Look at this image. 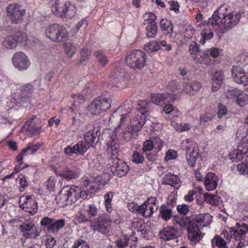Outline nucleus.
Segmentation results:
<instances>
[{"label": "nucleus", "instance_id": "62", "mask_svg": "<svg viewBox=\"0 0 248 248\" xmlns=\"http://www.w3.org/2000/svg\"><path fill=\"white\" fill-rule=\"evenodd\" d=\"M177 156V152L172 150H169L166 154L165 160L168 161L175 159Z\"/></svg>", "mask_w": 248, "mask_h": 248}, {"label": "nucleus", "instance_id": "18", "mask_svg": "<svg viewBox=\"0 0 248 248\" xmlns=\"http://www.w3.org/2000/svg\"><path fill=\"white\" fill-rule=\"evenodd\" d=\"M129 170L128 165L122 160L115 161L111 166V171L114 175L122 177L124 176Z\"/></svg>", "mask_w": 248, "mask_h": 248}, {"label": "nucleus", "instance_id": "56", "mask_svg": "<svg viewBox=\"0 0 248 248\" xmlns=\"http://www.w3.org/2000/svg\"><path fill=\"white\" fill-rule=\"evenodd\" d=\"M72 248H89V247L85 241L78 239L74 242Z\"/></svg>", "mask_w": 248, "mask_h": 248}, {"label": "nucleus", "instance_id": "12", "mask_svg": "<svg viewBox=\"0 0 248 248\" xmlns=\"http://www.w3.org/2000/svg\"><path fill=\"white\" fill-rule=\"evenodd\" d=\"M13 63L16 68L22 70L27 69L30 64L27 56L22 52H18L14 54Z\"/></svg>", "mask_w": 248, "mask_h": 248}, {"label": "nucleus", "instance_id": "63", "mask_svg": "<svg viewBox=\"0 0 248 248\" xmlns=\"http://www.w3.org/2000/svg\"><path fill=\"white\" fill-rule=\"evenodd\" d=\"M55 179L53 177H50L47 180L46 183V186L49 191H52L54 190L55 186Z\"/></svg>", "mask_w": 248, "mask_h": 248}, {"label": "nucleus", "instance_id": "49", "mask_svg": "<svg viewBox=\"0 0 248 248\" xmlns=\"http://www.w3.org/2000/svg\"><path fill=\"white\" fill-rule=\"evenodd\" d=\"M13 36L16 38L17 43H23L25 42L27 39L26 34L24 32L20 31L14 34Z\"/></svg>", "mask_w": 248, "mask_h": 248}, {"label": "nucleus", "instance_id": "17", "mask_svg": "<svg viewBox=\"0 0 248 248\" xmlns=\"http://www.w3.org/2000/svg\"><path fill=\"white\" fill-rule=\"evenodd\" d=\"M188 232V237L192 244H195L199 242L202 237V233L200 232V228L197 224L190 222L187 226Z\"/></svg>", "mask_w": 248, "mask_h": 248}, {"label": "nucleus", "instance_id": "59", "mask_svg": "<svg viewBox=\"0 0 248 248\" xmlns=\"http://www.w3.org/2000/svg\"><path fill=\"white\" fill-rule=\"evenodd\" d=\"M132 226L133 228L137 229L138 231L142 232L143 231L142 227L144 226V224L142 221L136 219L132 222Z\"/></svg>", "mask_w": 248, "mask_h": 248}, {"label": "nucleus", "instance_id": "47", "mask_svg": "<svg viewBox=\"0 0 248 248\" xmlns=\"http://www.w3.org/2000/svg\"><path fill=\"white\" fill-rule=\"evenodd\" d=\"M214 116V115L209 113L201 115L200 118V124L203 125H205L206 123L213 119Z\"/></svg>", "mask_w": 248, "mask_h": 248}, {"label": "nucleus", "instance_id": "51", "mask_svg": "<svg viewBox=\"0 0 248 248\" xmlns=\"http://www.w3.org/2000/svg\"><path fill=\"white\" fill-rule=\"evenodd\" d=\"M183 91L187 94H192L191 81L186 80L183 83Z\"/></svg>", "mask_w": 248, "mask_h": 248}, {"label": "nucleus", "instance_id": "50", "mask_svg": "<svg viewBox=\"0 0 248 248\" xmlns=\"http://www.w3.org/2000/svg\"><path fill=\"white\" fill-rule=\"evenodd\" d=\"M144 160V156L140 153L135 151L132 155V161L136 163H142Z\"/></svg>", "mask_w": 248, "mask_h": 248}, {"label": "nucleus", "instance_id": "53", "mask_svg": "<svg viewBox=\"0 0 248 248\" xmlns=\"http://www.w3.org/2000/svg\"><path fill=\"white\" fill-rule=\"evenodd\" d=\"M143 18L146 22V24L150 23L155 22L156 16L154 14L150 12L146 13L143 15Z\"/></svg>", "mask_w": 248, "mask_h": 248}, {"label": "nucleus", "instance_id": "1", "mask_svg": "<svg viewBox=\"0 0 248 248\" xmlns=\"http://www.w3.org/2000/svg\"><path fill=\"white\" fill-rule=\"evenodd\" d=\"M240 15L236 12H230L226 6L221 5L214 12L210 19L213 25L217 26L224 33L233 28L239 22Z\"/></svg>", "mask_w": 248, "mask_h": 248}, {"label": "nucleus", "instance_id": "36", "mask_svg": "<svg viewBox=\"0 0 248 248\" xmlns=\"http://www.w3.org/2000/svg\"><path fill=\"white\" fill-rule=\"evenodd\" d=\"M171 125L178 132H182L189 130L191 126L188 124H178L174 121L171 123Z\"/></svg>", "mask_w": 248, "mask_h": 248}, {"label": "nucleus", "instance_id": "35", "mask_svg": "<svg viewBox=\"0 0 248 248\" xmlns=\"http://www.w3.org/2000/svg\"><path fill=\"white\" fill-rule=\"evenodd\" d=\"M65 225V220L63 219L55 220L54 219L52 225L49 227V231L53 232H58Z\"/></svg>", "mask_w": 248, "mask_h": 248}, {"label": "nucleus", "instance_id": "22", "mask_svg": "<svg viewBox=\"0 0 248 248\" xmlns=\"http://www.w3.org/2000/svg\"><path fill=\"white\" fill-rule=\"evenodd\" d=\"M177 235V231L172 226L167 227L160 232V239L165 241L175 239Z\"/></svg>", "mask_w": 248, "mask_h": 248}, {"label": "nucleus", "instance_id": "14", "mask_svg": "<svg viewBox=\"0 0 248 248\" xmlns=\"http://www.w3.org/2000/svg\"><path fill=\"white\" fill-rule=\"evenodd\" d=\"M132 106L131 101H127L123 106L119 107L111 116L110 120L113 119L117 116H120V121L122 123L128 117V114L131 112V108Z\"/></svg>", "mask_w": 248, "mask_h": 248}, {"label": "nucleus", "instance_id": "23", "mask_svg": "<svg viewBox=\"0 0 248 248\" xmlns=\"http://www.w3.org/2000/svg\"><path fill=\"white\" fill-rule=\"evenodd\" d=\"M212 221V217L209 214H204L196 216L192 223L197 224L199 228H202L207 226Z\"/></svg>", "mask_w": 248, "mask_h": 248}, {"label": "nucleus", "instance_id": "6", "mask_svg": "<svg viewBox=\"0 0 248 248\" xmlns=\"http://www.w3.org/2000/svg\"><path fill=\"white\" fill-rule=\"evenodd\" d=\"M111 99L106 97H100L93 100L88 107V112L91 114L99 115L105 112L111 106Z\"/></svg>", "mask_w": 248, "mask_h": 248}, {"label": "nucleus", "instance_id": "58", "mask_svg": "<svg viewBox=\"0 0 248 248\" xmlns=\"http://www.w3.org/2000/svg\"><path fill=\"white\" fill-rule=\"evenodd\" d=\"M124 75V70L116 69L114 70L111 73L110 77L111 78H113L114 79H121L123 78Z\"/></svg>", "mask_w": 248, "mask_h": 248}, {"label": "nucleus", "instance_id": "30", "mask_svg": "<svg viewBox=\"0 0 248 248\" xmlns=\"http://www.w3.org/2000/svg\"><path fill=\"white\" fill-rule=\"evenodd\" d=\"M160 27L163 33L166 35H169L170 37L173 31V27L170 21L162 19L160 21Z\"/></svg>", "mask_w": 248, "mask_h": 248}, {"label": "nucleus", "instance_id": "21", "mask_svg": "<svg viewBox=\"0 0 248 248\" xmlns=\"http://www.w3.org/2000/svg\"><path fill=\"white\" fill-rule=\"evenodd\" d=\"M138 130L133 125L124 126L121 133V137L126 141H130L138 136Z\"/></svg>", "mask_w": 248, "mask_h": 248}, {"label": "nucleus", "instance_id": "46", "mask_svg": "<svg viewBox=\"0 0 248 248\" xmlns=\"http://www.w3.org/2000/svg\"><path fill=\"white\" fill-rule=\"evenodd\" d=\"M113 197V193L109 192L104 197L105 200V204L107 210L108 212L110 213L112 210L111 202Z\"/></svg>", "mask_w": 248, "mask_h": 248}, {"label": "nucleus", "instance_id": "9", "mask_svg": "<svg viewBox=\"0 0 248 248\" xmlns=\"http://www.w3.org/2000/svg\"><path fill=\"white\" fill-rule=\"evenodd\" d=\"M111 219L106 215H102L95 222H91V226L95 231L103 233H107L111 226Z\"/></svg>", "mask_w": 248, "mask_h": 248}, {"label": "nucleus", "instance_id": "28", "mask_svg": "<svg viewBox=\"0 0 248 248\" xmlns=\"http://www.w3.org/2000/svg\"><path fill=\"white\" fill-rule=\"evenodd\" d=\"M224 75L222 71L216 72L212 77V90L217 91L222 85L224 80Z\"/></svg>", "mask_w": 248, "mask_h": 248}, {"label": "nucleus", "instance_id": "48", "mask_svg": "<svg viewBox=\"0 0 248 248\" xmlns=\"http://www.w3.org/2000/svg\"><path fill=\"white\" fill-rule=\"evenodd\" d=\"M207 55L204 52L201 50L198 52L197 55L194 54L193 56V59L198 63H203L205 62V59L207 58Z\"/></svg>", "mask_w": 248, "mask_h": 248}, {"label": "nucleus", "instance_id": "26", "mask_svg": "<svg viewBox=\"0 0 248 248\" xmlns=\"http://www.w3.org/2000/svg\"><path fill=\"white\" fill-rule=\"evenodd\" d=\"M162 183L169 185L174 188L178 189L181 186L180 179L175 175L169 173L165 176L163 179Z\"/></svg>", "mask_w": 248, "mask_h": 248}, {"label": "nucleus", "instance_id": "33", "mask_svg": "<svg viewBox=\"0 0 248 248\" xmlns=\"http://www.w3.org/2000/svg\"><path fill=\"white\" fill-rule=\"evenodd\" d=\"M135 243L133 240L129 238H124V240H118L116 242V244L118 248H135Z\"/></svg>", "mask_w": 248, "mask_h": 248}, {"label": "nucleus", "instance_id": "27", "mask_svg": "<svg viewBox=\"0 0 248 248\" xmlns=\"http://www.w3.org/2000/svg\"><path fill=\"white\" fill-rule=\"evenodd\" d=\"M40 126H36L35 123L33 120L28 121L23 125L21 131L23 132H27L31 135H34L40 132Z\"/></svg>", "mask_w": 248, "mask_h": 248}, {"label": "nucleus", "instance_id": "64", "mask_svg": "<svg viewBox=\"0 0 248 248\" xmlns=\"http://www.w3.org/2000/svg\"><path fill=\"white\" fill-rule=\"evenodd\" d=\"M87 212L90 216L94 217L97 215V209L94 204H90Z\"/></svg>", "mask_w": 248, "mask_h": 248}, {"label": "nucleus", "instance_id": "19", "mask_svg": "<svg viewBox=\"0 0 248 248\" xmlns=\"http://www.w3.org/2000/svg\"><path fill=\"white\" fill-rule=\"evenodd\" d=\"M175 99V98L168 93L155 94L152 97V102L161 106L166 103L173 102Z\"/></svg>", "mask_w": 248, "mask_h": 248}, {"label": "nucleus", "instance_id": "34", "mask_svg": "<svg viewBox=\"0 0 248 248\" xmlns=\"http://www.w3.org/2000/svg\"><path fill=\"white\" fill-rule=\"evenodd\" d=\"M211 242L212 248H228L226 246L228 242L219 235H216Z\"/></svg>", "mask_w": 248, "mask_h": 248}, {"label": "nucleus", "instance_id": "7", "mask_svg": "<svg viewBox=\"0 0 248 248\" xmlns=\"http://www.w3.org/2000/svg\"><path fill=\"white\" fill-rule=\"evenodd\" d=\"M151 103L146 101H142L139 104L140 107L137 116L134 118V126L139 131L144 124L147 115H146L150 110Z\"/></svg>", "mask_w": 248, "mask_h": 248}, {"label": "nucleus", "instance_id": "39", "mask_svg": "<svg viewBox=\"0 0 248 248\" xmlns=\"http://www.w3.org/2000/svg\"><path fill=\"white\" fill-rule=\"evenodd\" d=\"M93 56H95L97 61L102 66L106 65L108 62L107 56L101 51H95L93 53Z\"/></svg>", "mask_w": 248, "mask_h": 248}, {"label": "nucleus", "instance_id": "5", "mask_svg": "<svg viewBox=\"0 0 248 248\" xmlns=\"http://www.w3.org/2000/svg\"><path fill=\"white\" fill-rule=\"evenodd\" d=\"M125 61L131 69L140 70L145 65L146 54L140 50H136L127 55Z\"/></svg>", "mask_w": 248, "mask_h": 248}, {"label": "nucleus", "instance_id": "42", "mask_svg": "<svg viewBox=\"0 0 248 248\" xmlns=\"http://www.w3.org/2000/svg\"><path fill=\"white\" fill-rule=\"evenodd\" d=\"M160 213L163 219L167 220L169 219L172 215L171 209L166 206H162L160 208Z\"/></svg>", "mask_w": 248, "mask_h": 248}, {"label": "nucleus", "instance_id": "15", "mask_svg": "<svg viewBox=\"0 0 248 248\" xmlns=\"http://www.w3.org/2000/svg\"><path fill=\"white\" fill-rule=\"evenodd\" d=\"M20 206L25 211L30 213L31 215L35 214L37 211V204L35 200H33L31 196H27L26 197L20 198Z\"/></svg>", "mask_w": 248, "mask_h": 248}, {"label": "nucleus", "instance_id": "54", "mask_svg": "<svg viewBox=\"0 0 248 248\" xmlns=\"http://www.w3.org/2000/svg\"><path fill=\"white\" fill-rule=\"evenodd\" d=\"M194 33V28L191 26H187L185 27V31H184V35L185 38L188 39L191 38Z\"/></svg>", "mask_w": 248, "mask_h": 248}, {"label": "nucleus", "instance_id": "57", "mask_svg": "<svg viewBox=\"0 0 248 248\" xmlns=\"http://www.w3.org/2000/svg\"><path fill=\"white\" fill-rule=\"evenodd\" d=\"M189 51L191 54V57L193 58V56L195 54L197 55L198 52L200 51L199 49L197 44L195 42H193L189 45Z\"/></svg>", "mask_w": 248, "mask_h": 248}, {"label": "nucleus", "instance_id": "37", "mask_svg": "<svg viewBox=\"0 0 248 248\" xmlns=\"http://www.w3.org/2000/svg\"><path fill=\"white\" fill-rule=\"evenodd\" d=\"M146 27V35L148 37H154L157 31V26L156 22L150 23Z\"/></svg>", "mask_w": 248, "mask_h": 248}, {"label": "nucleus", "instance_id": "61", "mask_svg": "<svg viewBox=\"0 0 248 248\" xmlns=\"http://www.w3.org/2000/svg\"><path fill=\"white\" fill-rule=\"evenodd\" d=\"M53 220L54 219L52 218L45 217L41 219L40 223L43 226H47L49 231V227L52 225Z\"/></svg>", "mask_w": 248, "mask_h": 248}, {"label": "nucleus", "instance_id": "8", "mask_svg": "<svg viewBox=\"0 0 248 248\" xmlns=\"http://www.w3.org/2000/svg\"><path fill=\"white\" fill-rule=\"evenodd\" d=\"M9 18L12 23H21L25 15V10L17 4H11L7 7Z\"/></svg>", "mask_w": 248, "mask_h": 248}, {"label": "nucleus", "instance_id": "13", "mask_svg": "<svg viewBox=\"0 0 248 248\" xmlns=\"http://www.w3.org/2000/svg\"><path fill=\"white\" fill-rule=\"evenodd\" d=\"M19 227L23 234L26 238H35L39 235V232L34 223L26 222L19 224Z\"/></svg>", "mask_w": 248, "mask_h": 248}, {"label": "nucleus", "instance_id": "43", "mask_svg": "<svg viewBox=\"0 0 248 248\" xmlns=\"http://www.w3.org/2000/svg\"><path fill=\"white\" fill-rule=\"evenodd\" d=\"M248 102V96L241 92L238 94L236 102L241 107L245 106Z\"/></svg>", "mask_w": 248, "mask_h": 248}, {"label": "nucleus", "instance_id": "25", "mask_svg": "<svg viewBox=\"0 0 248 248\" xmlns=\"http://www.w3.org/2000/svg\"><path fill=\"white\" fill-rule=\"evenodd\" d=\"M218 178L217 176L213 173H208L207 174L204 184L207 190L210 191L214 190L217 186Z\"/></svg>", "mask_w": 248, "mask_h": 248}, {"label": "nucleus", "instance_id": "44", "mask_svg": "<svg viewBox=\"0 0 248 248\" xmlns=\"http://www.w3.org/2000/svg\"><path fill=\"white\" fill-rule=\"evenodd\" d=\"M237 170L241 174H248V160L239 164L237 167Z\"/></svg>", "mask_w": 248, "mask_h": 248}, {"label": "nucleus", "instance_id": "40", "mask_svg": "<svg viewBox=\"0 0 248 248\" xmlns=\"http://www.w3.org/2000/svg\"><path fill=\"white\" fill-rule=\"evenodd\" d=\"M202 38L200 40V43L202 44H205L206 40H210L213 38L214 33L209 29H205L201 32Z\"/></svg>", "mask_w": 248, "mask_h": 248}, {"label": "nucleus", "instance_id": "45", "mask_svg": "<svg viewBox=\"0 0 248 248\" xmlns=\"http://www.w3.org/2000/svg\"><path fill=\"white\" fill-rule=\"evenodd\" d=\"M78 175V173L77 172L69 169L64 170L60 174V176L67 180L76 178Z\"/></svg>", "mask_w": 248, "mask_h": 248}, {"label": "nucleus", "instance_id": "38", "mask_svg": "<svg viewBox=\"0 0 248 248\" xmlns=\"http://www.w3.org/2000/svg\"><path fill=\"white\" fill-rule=\"evenodd\" d=\"M144 48L148 52H152L159 50L160 48V45L159 42L152 41L146 44Z\"/></svg>", "mask_w": 248, "mask_h": 248}, {"label": "nucleus", "instance_id": "10", "mask_svg": "<svg viewBox=\"0 0 248 248\" xmlns=\"http://www.w3.org/2000/svg\"><path fill=\"white\" fill-rule=\"evenodd\" d=\"M156 202V199L155 198L148 199L147 201L140 206L138 214L145 217H150L153 213L157 210Z\"/></svg>", "mask_w": 248, "mask_h": 248}, {"label": "nucleus", "instance_id": "60", "mask_svg": "<svg viewBox=\"0 0 248 248\" xmlns=\"http://www.w3.org/2000/svg\"><path fill=\"white\" fill-rule=\"evenodd\" d=\"M246 233V231H244L242 229H239L235 230L234 232V234H233V235L236 240L240 241L242 239L243 237L244 236Z\"/></svg>", "mask_w": 248, "mask_h": 248}, {"label": "nucleus", "instance_id": "29", "mask_svg": "<svg viewBox=\"0 0 248 248\" xmlns=\"http://www.w3.org/2000/svg\"><path fill=\"white\" fill-rule=\"evenodd\" d=\"M157 144L158 148L160 149L163 145V142L159 139H156L154 141L151 140H147L143 143V146L142 150L143 152H146L152 150L154 147Z\"/></svg>", "mask_w": 248, "mask_h": 248}, {"label": "nucleus", "instance_id": "16", "mask_svg": "<svg viewBox=\"0 0 248 248\" xmlns=\"http://www.w3.org/2000/svg\"><path fill=\"white\" fill-rule=\"evenodd\" d=\"M34 90V87L32 85H25L21 88V94L18 93H15L13 96V99L16 103L23 102L31 96Z\"/></svg>", "mask_w": 248, "mask_h": 248}, {"label": "nucleus", "instance_id": "4", "mask_svg": "<svg viewBox=\"0 0 248 248\" xmlns=\"http://www.w3.org/2000/svg\"><path fill=\"white\" fill-rule=\"evenodd\" d=\"M45 33L48 38L56 42L64 41L68 38V33L65 28L57 24H52L46 27Z\"/></svg>", "mask_w": 248, "mask_h": 248}, {"label": "nucleus", "instance_id": "52", "mask_svg": "<svg viewBox=\"0 0 248 248\" xmlns=\"http://www.w3.org/2000/svg\"><path fill=\"white\" fill-rule=\"evenodd\" d=\"M91 51L88 49H83L81 51V59L79 63H82L85 62L90 56Z\"/></svg>", "mask_w": 248, "mask_h": 248}, {"label": "nucleus", "instance_id": "41", "mask_svg": "<svg viewBox=\"0 0 248 248\" xmlns=\"http://www.w3.org/2000/svg\"><path fill=\"white\" fill-rule=\"evenodd\" d=\"M64 50L67 56L71 58L76 52L77 47L72 43L68 42L64 44Z\"/></svg>", "mask_w": 248, "mask_h": 248}, {"label": "nucleus", "instance_id": "20", "mask_svg": "<svg viewBox=\"0 0 248 248\" xmlns=\"http://www.w3.org/2000/svg\"><path fill=\"white\" fill-rule=\"evenodd\" d=\"M248 152V146L245 145H240L237 149L233 150L229 155L230 158L232 161L238 160H240L243 158Z\"/></svg>", "mask_w": 248, "mask_h": 248}, {"label": "nucleus", "instance_id": "2", "mask_svg": "<svg viewBox=\"0 0 248 248\" xmlns=\"http://www.w3.org/2000/svg\"><path fill=\"white\" fill-rule=\"evenodd\" d=\"M88 194L86 191L82 190L79 187L75 186H67L63 187L55 200L61 206L70 205L75 202L78 198L87 199Z\"/></svg>", "mask_w": 248, "mask_h": 248}, {"label": "nucleus", "instance_id": "55", "mask_svg": "<svg viewBox=\"0 0 248 248\" xmlns=\"http://www.w3.org/2000/svg\"><path fill=\"white\" fill-rule=\"evenodd\" d=\"M240 91L234 89H228L226 91V96L228 99H233L235 97H237L238 94Z\"/></svg>", "mask_w": 248, "mask_h": 248}, {"label": "nucleus", "instance_id": "32", "mask_svg": "<svg viewBox=\"0 0 248 248\" xmlns=\"http://www.w3.org/2000/svg\"><path fill=\"white\" fill-rule=\"evenodd\" d=\"M3 46L7 49H13L16 48L17 43L16 38L13 34L7 36L2 42Z\"/></svg>", "mask_w": 248, "mask_h": 248}, {"label": "nucleus", "instance_id": "24", "mask_svg": "<svg viewBox=\"0 0 248 248\" xmlns=\"http://www.w3.org/2000/svg\"><path fill=\"white\" fill-rule=\"evenodd\" d=\"M89 135L90 136L92 135L90 133H86L84 137L85 140L80 141L75 145L78 153L83 154L84 153L86 152L91 145L89 142H93L94 141L95 138L93 136V140H91Z\"/></svg>", "mask_w": 248, "mask_h": 248}, {"label": "nucleus", "instance_id": "11", "mask_svg": "<svg viewBox=\"0 0 248 248\" xmlns=\"http://www.w3.org/2000/svg\"><path fill=\"white\" fill-rule=\"evenodd\" d=\"M107 152L111 155L112 158L114 160L117 158L119 152V141L116 137V134L113 132L107 141Z\"/></svg>", "mask_w": 248, "mask_h": 248}, {"label": "nucleus", "instance_id": "31", "mask_svg": "<svg viewBox=\"0 0 248 248\" xmlns=\"http://www.w3.org/2000/svg\"><path fill=\"white\" fill-rule=\"evenodd\" d=\"M186 142L189 143V145L186 149V155L199 156V148L197 144L194 142H189L188 140H186Z\"/></svg>", "mask_w": 248, "mask_h": 248}, {"label": "nucleus", "instance_id": "3", "mask_svg": "<svg viewBox=\"0 0 248 248\" xmlns=\"http://www.w3.org/2000/svg\"><path fill=\"white\" fill-rule=\"evenodd\" d=\"M76 7L64 0H57L53 5L52 11L56 16L71 18L76 13Z\"/></svg>", "mask_w": 248, "mask_h": 248}]
</instances>
